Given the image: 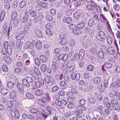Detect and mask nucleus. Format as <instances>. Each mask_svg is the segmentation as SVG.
Here are the masks:
<instances>
[{"instance_id":"2","label":"nucleus","mask_w":120,"mask_h":120,"mask_svg":"<svg viewBox=\"0 0 120 120\" xmlns=\"http://www.w3.org/2000/svg\"><path fill=\"white\" fill-rule=\"evenodd\" d=\"M35 42L34 41L32 42L28 41L25 44L24 47L26 49H32L35 46Z\"/></svg>"},{"instance_id":"37","label":"nucleus","mask_w":120,"mask_h":120,"mask_svg":"<svg viewBox=\"0 0 120 120\" xmlns=\"http://www.w3.org/2000/svg\"><path fill=\"white\" fill-rule=\"evenodd\" d=\"M24 34H20L15 37V38L18 40H20L23 39Z\"/></svg>"},{"instance_id":"1","label":"nucleus","mask_w":120,"mask_h":120,"mask_svg":"<svg viewBox=\"0 0 120 120\" xmlns=\"http://www.w3.org/2000/svg\"><path fill=\"white\" fill-rule=\"evenodd\" d=\"M86 109V108L84 106L79 105L73 111L75 113L77 114V115L78 116L81 118L82 116L81 114L83 112L82 110H85Z\"/></svg>"},{"instance_id":"4","label":"nucleus","mask_w":120,"mask_h":120,"mask_svg":"<svg viewBox=\"0 0 120 120\" xmlns=\"http://www.w3.org/2000/svg\"><path fill=\"white\" fill-rule=\"evenodd\" d=\"M10 114L13 117H15L16 119H18L19 117V114L18 111L16 110L14 111L11 110Z\"/></svg>"},{"instance_id":"54","label":"nucleus","mask_w":120,"mask_h":120,"mask_svg":"<svg viewBox=\"0 0 120 120\" xmlns=\"http://www.w3.org/2000/svg\"><path fill=\"white\" fill-rule=\"evenodd\" d=\"M59 89V88L57 86H54L52 87V92H54Z\"/></svg>"},{"instance_id":"30","label":"nucleus","mask_w":120,"mask_h":120,"mask_svg":"<svg viewBox=\"0 0 120 120\" xmlns=\"http://www.w3.org/2000/svg\"><path fill=\"white\" fill-rule=\"evenodd\" d=\"M5 13L4 11L1 12L0 15V21H2L4 19L5 17Z\"/></svg>"},{"instance_id":"56","label":"nucleus","mask_w":120,"mask_h":120,"mask_svg":"<svg viewBox=\"0 0 120 120\" xmlns=\"http://www.w3.org/2000/svg\"><path fill=\"white\" fill-rule=\"evenodd\" d=\"M75 58L74 60H76L77 59H79L80 60L81 56L80 55H79V54L78 53H76L75 55Z\"/></svg>"},{"instance_id":"38","label":"nucleus","mask_w":120,"mask_h":120,"mask_svg":"<svg viewBox=\"0 0 120 120\" xmlns=\"http://www.w3.org/2000/svg\"><path fill=\"white\" fill-rule=\"evenodd\" d=\"M65 22L67 23H70L71 22L72 20L70 17H67L64 19Z\"/></svg>"},{"instance_id":"41","label":"nucleus","mask_w":120,"mask_h":120,"mask_svg":"<svg viewBox=\"0 0 120 120\" xmlns=\"http://www.w3.org/2000/svg\"><path fill=\"white\" fill-rule=\"evenodd\" d=\"M46 32L47 34L49 36H50L53 35V33L49 29H47L46 31Z\"/></svg>"},{"instance_id":"60","label":"nucleus","mask_w":120,"mask_h":120,"mask_svg":"<svg viewBox=\"0 0 120 120\" xmlns=\"http://www.w3.org/2000/svg\"><path fill=\"white\" fill-rule=\"evenodd\" d=\"M108 59L110 62H113L115 60L114 58L110 56H108Z\"/></svg>"},{"instance_id":"18","label":"nucleus","mask_w":120,"mask_h":120,"mask_svg":"<svg viewBox=\"0 0 120 120\" xmlns=\"http://www.w3.org/2000/svg\"><path fill=\"white\" fill-rule=\"evenodd\" d=\"M9 2L8 0H4V6L7 9H8L10 7Z\"/></svg>"},{"instance_id":"10","label":"nucleus","mask_w":120,"mask_h":120,"mask_svg":"<svg viewBox=\"0 0 120 120\" xmlns=\"http://www.w3.org/2000/svg\"><path fill=\"white\" fill-rule=\"evenodd\" d=\"M51 109L49 106H47L43 111L45 115H49L51 113Z\"/></svg>"},{"instance_id":"46","label":"nucleus","mask_w":120,"mask_h":120,"mask_svg":"<svg viewBox=\"0 0 120 120\" xmlns=\"http://www.w3.org/2000/svg\"><path fill=\"white\" fill-rule=\"evenodd\" d=\"M73 32L74 34H75L78 35L81 33V31L79 30L75 29L73 30Z\"/></svg>"},{"instance_id":"62","label":"nucleus","mask_w":120,"mask_h":120,"mask_svg":"<svg viewBox=\"0 0 120 120\" xmlns=\"http://www.w3.org/2000/svg\"><path fill=\"white\" fill-rule=\"evenodd\" d=\"M25 79L29 83L32 82V78L30 77L26 76Z\"/></svg>"},{"instance_id":"26","label":"nucleus","mask_w":120,"mask_h":120,"mask_svg":"<svg viewBox=\"0 0 120 120\" xmlns=\"http://www.w3.org/2000/svg\"><path fill=\"white\" fill-rule=\"evenodd\" d=\"M36 48L38 49H41L42 47L40 41H37L36 44Z\"/></svg>"},{"instance_id":"24","label":"nucleus","mask_w":120,"mask_h":120,"mask_svg":"<svg viewBox=\"0 0 120 120\" xmlns=\"http://www.w3.org/2000/svg\"><path fill=\"white\" fill-rule=\"evenodd\" d=\"M102 107L101 106H99L96 108L95 110L99 112L101 115L102 113Z\"/></svg>"},{"instance_id":"25","label":"nucleus","mask_w":120,"mask_h":120,"mask_svg":"<svg viewBox=\"0 0 120 120\" xmlns=\"http://www.w3.org/2000/svg\"><path fill=\"white\" fill-rule=\"evenodd\" d=\"M107 41L109 44L111 45L113 42V38H112L110 36H108L107 37Z\"/></svg>"},{"instance_id":"63","label":"nucleus","mask_w":120,"mask_h":120,"mask_svg":"<svg viewBox=\"0 0 120 120\" xmlns=\"http://www.w3.org/2000/svg\"><path fill=\"white\" fill-rule=\"evenodd\" d=\"M45 80L46 83H48L50 81V78L49 76L46 75L45 76L44 78Z\"/></svg>"},{"instance_id":"47","label":"nucleus","mask_w":120,"mask_h":120,"mask_svg":"<svg viewBox=\"0 0 120 120\" xmlns=\"http://www.w3.org/2000/svg\"><path fill=\"white\" fill-rule=\"evenodd\" d=\"M112 64L109 62L106 63L104 64L105 67H106L107 68H111L112 67Z\"/></svg>"},{"instance_id":"21","label":"nucleus","mask_w":120,"mask_h":120,"mask_svg":"<svg viewBox=\"0 0 120 120\" xmlns=\"http://www.w3.org/2000/svg\"><path fill=\"white\" fill-rule=\"evenodd\" d=\"M42 15H40L34 18V20L35 22H37L41 20L42 18Z\"/></svg>"},{"instance_id":"6","label":"nucleus","mask_w":120,"mask_h":120,"mask_svg":"<svg viewBox=\"0 0 120 120\" xmlns=\"http://www.w3.org/2000/svg\"><path fill=\"white\" fill-rule=\"evenodd\" d=\"M36 86L38 88L40 87L41 85L44 84V82L43 79L40 77L38 78V80L36 81Z\"/></svg>"},{"instance_id":"45","label":"nucleus","mask_w":120,"mask_h":120,"mask_svg":"<svg viewBox=\"0 0 120 120\" xmlns=\"http://www.w3.org/2000/svg\"><path fill=\"white\" fill-rule=\"evenodd\" d=\"M40 5L41 7L45 8H47L48 7L47 4L46 3L44 2H40Z\"/></svg>"},{"instance_id":"64","label":"nucleus","mask_w":120,"mask_h":120,"mask_svg":"<svg viewBox=\"0 0 120 120\" xmlns=\"http://www.w3.org/2000/svg\"><path fill=\"white\" fill-rule=\"evenodd\" d=\"M36 120H45L44 117L41 115L39 117H37L36 119Z\"/></svg>"},{"instance_id":"11","label":"nucleus","mask_w":120,"mask_h":120,"mask_svg":"<svg viewBox=\"0 0 120 120\" xmlns=\"http://www.w3.org/2000/svg\"><path fill=\"white\" fill-rule=\"evenodd\" d=\"M105 78H104L105 79ZM105 79L104 81V86H102V85H101V89H102V91H103L105 89V88L107 87H108V79Z\"/></svg>"},{"instance_id":"34","label":"nucleus","mask_w":120,"mask_h":120,"mask_svg":"<svg viewBox=\"0 0 120 120\" xmlns=\"http://www.w3.org/2000/svg\"><path fill=\"white\" fill-rule=\"evenodd\" d=\"M45 18L48 21H51L53 19V17L52 15L50 14H47L45 16Z\"/></svg>"},{"instance_id":"48","label":"nucleus","mask_w":120,"mask_h":120,"mask_svg":"<svg viewBox=\"0 0 120 120\" xmlns=\"http://www.w3.org/2000/svg\"><path fill=\"white\" fill-rule=\"evenodd\" d=\"M14 71L15 73L18 74L22 71V69L19 68H17L15 69Z\"/></svg>"},{"instance_id":"14","label":"nucleus","mask_w":120,"mask_h":120,"mask_svg":"<svg viewBox=\"0 0 120 120\" xmlns=\"http://www.w3.org/2000/svg\"><path fill=\"white\" fill-rule=\"evenodd\" d=\"M40 60L42 62H46L48 60V58L45 56L41 55L40 56Z\"/></svg>"},{"instance_id":"40","label":"nucleus","mask_w":120,"mask_h":120,"mask_svg":"<svg viewBox=\"0 0 120 120\" xmlns=\"http://www.w3.org/2000/svg\"><path fill=\"white\" fill-rule=\"evenodd\" d=\"M85 24V23L84 22L79 23L77 25V27L78 28L82 29L84 26Z\"/></svg>"},{"instance_id":"39","label":"nucleus","mask_w":120,"mask_h":120,"mask_svg":"<svg viewBox=\"0 0 120 120\" xmlns=\"http://www.w3.org/2000/svg\"><path fill=\"white\" fill-rule=\"evenodd\" d=\"M101 80V78L100 77H97L95 78L94 82L95 83L97 84L100 82Z\"/></svg>"},{"instance_id":"13","label":"nucleus","mask_w":120,"mask_h":120,"mask_svg":"<svg viewBox=\"0 0 120 120\" xmlns=\"http://www.w3.org/2000/svg\"><path fill=\"white\" fill-rule=\"evenodd\" d=\"M35 34L36 36L39 38H41L42 35L41 31L39 29H36L35 31Z\"/></svg>"},{"instance_id":"16","label":"nucleus","mask_w":120,"mask_h":120,"mask_svg":"<svg viewBox=\"0 0 120 120\" xmlns=\"http://www.w3.org/2000/svg\"><path fill=\"white\" fill-rule=\"evenodd\" d=\"M61 40L60 41V43L63 45H65L67 44L68 39L66 38H62Z\"/></svg>"},{"instance_id":"5","label":"nucleus","mask_w":120,"mask_h":120,"mask_svg":"<svg viewBox=\"0 0 120 120\" xmlns=\"http://www.w3.org/2000/svg\"><path fill=\"white\" fill-rule=\"evenodd\" d=\"M4 47L6 49H7L8 52L11 53L12 51V48L11 46L10 45H8L7 41L4 42Z\"/></svg>"},{"instance_id":"57","label":"nucleus","mask_w":120,"mask_h":120,"mask_svg":"<svg viewBox=\"0 0 120 120\" xmlns=\"http://www.w3.org/2000/svg\"><path fill=\"white\" fill-rule=\"evenodd\" d=\"M94 67L92 65H88L87 67V70L90 71H91L93 70Z\"/></svg>"},{"instance_id":"22","label":"nucleus","mask_w":120,"mask_h":120,"mask_svg":"<svg viewBox=\"0 0 120 120\" xmlns=\"http://www.w3.org/2000/svg\"><path fill=\"white\" fill-rule=\"evenodd\" d=\"M99 35L100 38L104 40L105 38V33L102 31H100L99 32Z\"/></svg>"},{"instance_id":"8","label":"nucleus","mask_w":120,"mask_h":120,"mask_svg":"<svg viewBox=\"0 0 120 120\" xmlns=\"http://www.w3.org/2000/svg\"><path fill=\"white\" fill-rule=\"evenodd\" d=\"M56 59L58 60L59 59L61 60H63V61H65L67 60L68 57V55L67 54L62 53L60 55L59 58L56 57Z\"/></svg>"},{"instance_id":"35","label":"nucleus","mask_w":120,"mask_h":120,"mask_svg":"<svg viewBox=\"0 0 120 120\" xmlns=\"http://www.w3.org/2000/svg\"><path fill=\"white\" fill-rule=\"evenodd\" d=\"M94 21L92 19H90L89 20L88 22V25L90 26H92L94 25Z\"/></svg>"},{"instance_id":"28","label":"nucleus","mask_w":120,"mask_h":120,"mask_svg":"<svg viewBox=\"0 0 120 120\" xmlns=\"http://www.w3.org/2000/svg\"><path fill=\"white\" fill-rule=\"evenodd\" d=\"M67 70L69 72H71L73 71L75 68V66L74 65L70 66H67Z\"/></svg>"},{"instance_id":"29","label":"nucleus","mask_w":120,"mask_h":120,"mask_svg":"<svg viewBox=\"0 0 120 120\" xmlns=\"http://www.w3.org/2000/svg\"><path fill=\"white\" fill-rule=\"evenodd\" d=\"M26 5V3L25 1L24 0L22 1L19 4V6L21 8H22L24 7Z\"/></svg>"},{"instance_id":"42","label":"nucleus","mask_w":120,"mask_h":120,"mask_svg":"<svg viewBox=\"0 0 120 120\" xmlns=\"http://www.w3.org/2000/svg\"><path fill=\"white\" fill-rule=\"evenodd\" d=\"M26 96L28 98L33 99L34 98L32 94L30 93H27L26 94Z\"/></svg>"},{"instance_id":"36","label":"nucleus","mask_w":120,"mask_h":120,"mask_svg":"<svg viewBox=\"0 0 120 120\" xmlns=\"http://www.w3.org/2000/svg\"><path fill=\"white\" fill-rule=\"evenodd\" d=\"M47 66L45 64H43L40 66L41 69L42 71H45L46 69Z\"/></svg>"},{"instance_id":"9","label":"nucleus","mask_w":120,"mask_h":120,"mask_svg":"<svg viewBox=\"0 0 120 120\" xmlns=\"http://www.w3.org/2000/svg\"><path fill=\"white\" fill-rule=\"evenodd\" d=\"M22 42L21 40H19L16 42V46H14V48L15 49H20L22 48Z\"/></svg>"},{"instance_id":"61","label":"nucleus","mask_w":120,"mask_h":120,"mask_svg":"<svg viewBox=\"0 0 120 120\" xmlns=\"http://www.w3.org/2000/svg\"><path fill=\"white\" fill-rule=\"evenodd\" d=\"M4 60L6 62H8L10 60V58L9 56H5L3 57Z\"/></svg>"},{"instance_id":"3","label":"nucleus","mask_w":120,"mask_h":120,"mask_svg":"<svg viewBox=\"0 0 120 120\" xmlns=\"http://www.w3.org/2000/svg\"><path fill=\"white\" fill-rule=\"evenodd\" d=\"M71 77L72 79L78 81L80 79V74L75 71H73L71 73Z\"/></svg>"},{"instance_id":"49","label":"nucleus","mask_w":120,"mask_h":120,"mask_svg":"<svg viewBox=\"0 0 120 120\" xmlns=\"http://www.w3.org/2000/svg\"><path fill=\"white\" fill-rule=\"evenodd\" d=\"M90 51L93 53L96 54L98 52L97 50L94 48H93L90 49Z\"/></svg>"},{"instance_id":"43","label":"nucleus","mask_w":120,"mask_h":120,"mask_svg":"<svg viewBox=\"0 0 120 120\" xmlns=\"http://www.w3.org/2000/svg\"><path fill=\"white\" fill-rule=\"evenodd\" d=\"M17 15V12L16 11H14L12 14L11 18L12 20H15Z\"/></svg>"},{"instance_id":"58","label":"nucleus","mask_w":120,"mask_h":120,"mask_svg":"<svg viewBox=\"0 0 120 120\" xmlns=\"http://www.w3.org/2000/svg\"><path fill=\"white\" fill-rule=\"evenodd\" d=\"M58 94L61 96H64L65 94V92L63 90H60L58 92Z\"/></svg>"},{"instance_id":"23","label":"nucleus","mask_w":120,"mask_h":120,"mask_svg":"<svg viewBox=\"0 0 120 120\" xmlns=\"http://www.w3.org/2000/svg\"><path fill=\"white\" fill-rule=\"evenodd\" d=\"M112 74V73L109 72H107L106 71H105L104 74V76L107 78L106 79H109Z\"/></svg>"},{"instance_id":"7","label":"nucleus","mask_w":120,"mask_h":120,"mask_svg":"<svg viewBox=\"0 0 120 120\" xmlns=\"http://www.w3.org/2000/svg\"><path fill=\"white\" fill-rule=\"evenodd\" d=\"M17 88L20 93L21 94H23L24 93V87L21 84L18 83L17 85Z\"/></svg>"},{"instance_id":"55","label":"nucleus","mask_w":120,"mask_h":120,"mask_svg":"<svg viewBox=\"0 0 120 120\" xmlns=\"http://www.w3.org/2000/svg\"><path fill=\"white\" fill-rule=\"evenodd\" d=\"M7 49L4 47V48L1 49V52L2 54L5 55L7 53Z\"/></svg>"},{"instance_id":"52","label":"nucleus","mask_w":120,"mask_h":120,"mask_svg":"<svg viewBox=\"0 0 120 120\" xmlns=\"http://www.w3.org/2000/svg\"><path fill=\"white\" fill-rule=\"evenodd\" d=\"M60 85L62 87H63V89H64L65 88V86L66 85V83L64 81H61L60 82Z\"/></svg>"},{"instance_id":"12","label":"nucleus","mask_w":120,"mask_h":120,"mask_svg":"<svg viewBox=\"0 0 120 120\" xmlns=\"http://www.w3.org/2000/svg\"><path fill=\"white\" fill-rule=\"evenodd\" d=\"M23 84L25 86L29 87H30V85L29 82H28L25 79H23L22 80Z\"/></svg>"},{"instance_id":"59","label":"nucleus","mask_w":120,"mask_h":120,"mask_svg":"<svg viewBox=\"0 0 120 120\" xmlns=\"http://www.w3.org/2000/svg\"><path fill=\"white\" fill-rule=\"evenodd\" d=\"M38 112V110L36 109L35 108L31 109L30 110V112L33 113H37Z\"/></svg>"},{"instance_id":"32","label":"nucleus","mask_w":120,"mask_h":120,"mask_svg":"<svg viewBox=\"0 0 120 120\" xmlns=\"http://www.w3.org/2000/svg\"><path fill=\"white\" fill-rule=\"evenodd\" d=\"M10 97L12 99H15L16 97V94L15 91H12L10 94Z\"/></svg>"},{"instance_id":"53","label":"nucleus","mask_w":120,"mask_h":120,"mask_svg":"<svg viewBox=\"0 0 120 120\" xmlns=\"http://www.w3.org/2000/svg\"><path fill=\"white\" fill-rule=\"evenodd\" d=\"M80 13L78 12H76L75 13L74 15V16L75 19L78 18L80 15Z\"/></svg>"},{"instance_id":"20","label":"nucleus","mask_w":120,"mask_h":120,"mask_svg":"<svg viewBox=\"0 0 120 120\" xmlns=\"http://www.w3.org/2000/svg\"><path fill=\"white\" fill-rule=\"evenodd\" d=\"M80 55L81 56L80 60H82L85 54V51L83 49H80L79 51Z\"/></svg>"},{"instance_id":"27","label":"nucleus","mask_w":120,"mask_h":120,"mask_svg":"<svg viewBox=\"0 0 120 120\" xmlns=\"http://www.w3.org/2000/svg\"><path fill=\"white\" fill-rule=\"evenodd\" d=\"M67 35V34L65 32L63 31L60 34L59 37L60 39L64 38L66 37Z\"/></svg>"},{"instance_id":"17","label":"nucleus","mask_w":120,"mask_h":120,"mask_svg":"<svg viewBox=\"0 0 120 120\" xmlns=\"http://www.w3.org/2000/svg\"><path fill=\"white\" fill-rule=\"evenodd\" d=\"M67 67L66 65L63 64L61 66V68L64 74H66L68 71L67 68H66Z\"/></svg>"},{"instance_id":"15","label":"nucleus","mask_w":120,"mask_h":120,"mask_svg":"<svg viewBox=\"0 0 120 120\" xmlns=\"http://www.w3.org/2000/svg\"><path fill=\"white\" fill-rule=\"evenodd\" d=\"M14 85V82L11 81H8L7 84V87L9 89H11L13 88Z\"/></svg>"},{"instance_id":"19","label":"nucleus","mask_w":120,"mask_h":120,"mask_svg":"<svg viewBox=\"0 0 120 120\" xmlns=\"http://www.w3.org/2000/svg\"><path fill=\"white\" fill-rule=\"evenodd\" d=\"M28 12L31 17H34L37 15V12L36 11H32L31 10H30Z\"/></svg>"},{"instance_id":"44","label":"nucleus","mask_w":120,"mask_h":120,"mask_svg":"<svg viewBox=\"0 0 120 120\" xmlns=\"http://www.w3.org/2000/svg\"><path fill=\"white\" fill-rule=\"evenodd\" d=\"M88 101L91 103L94 104L96 102V100L93 97H90L88 99Z\"/></svg>"},{"instance_id":"51","label":"nucleus","mask_w":120,"mask_h":120,"mask_svg":"<svg viewBox=\"0 0 120 120\" xmlns=\"http://www.w3.org/2000/svg\"><path fill=\"white\" fill-rule=\"evenodd\" d=\"M55 62L53 63L52 64V69L54 71H56L57 69V68Z\"/></svg>"},{"instance_id":"50","label":"nucleus","mask_w":120,"mask_h":120,"mask_svg":"<svg viewBox=\"0 0 120 120\" xmlns=\"http://www.w3.org/2000/svg\"><path fill=\"white\" fill-rule=\"evenodd\" d=\"M13 105V102L12 101H7V105L9 108L12 107Z\"/></svg>"},{"instance_id":"31","label":"nucleus","mask_w":120,"mask_h":120,"mask_svg":"<svg viewBox=\"0 0 120 120\" xmlns=\"http://www.w3.org/2000/svg\"><path fill=\"white\" fill-rule=\"evenodd\" d=\"M38 102L39 105L45 107L46 106V104L45 102L41 101V100L38 99Z\"/></svg>"},{"instance_id":"33","label":"nucleus","mask_w":120,"mask_h":120,"mask_svg":"<svg viewBox=\"0 0 120 120\" xmlns=\"http://www.w3.org/2000/svg\"><path fill=\"white\" fill-rule=\"evenodd\" d=\"M35 94L37 96H40L43 94V92L42 90H38L35 91Z\"/></svg>"}]
</instances>
